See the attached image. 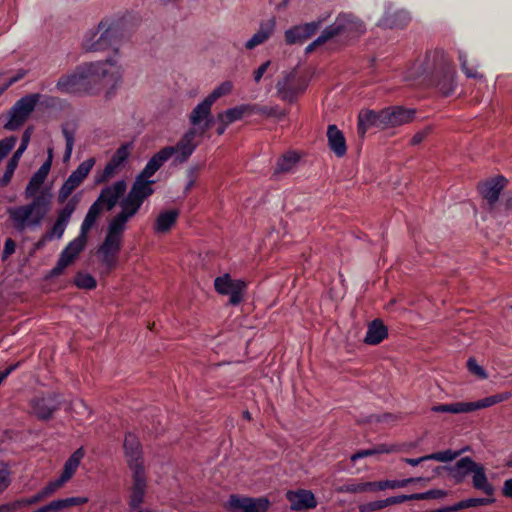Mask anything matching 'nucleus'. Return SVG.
Returning <instances> with one entry per match:
<instances>
[{
	"label": "nucleus",
	"instance_id": "nucleus-1",
	"mask_svg": "<svg viewBox=\"0 0 512 512\" xmlns=\"http://www.w3.org/2000/svg\"><path fill=\"white\" fill-rule=\"evenodd\" d=\"M33 198V201L27 205L8 209L9 218L18 231L38 227L50 211V195L39 194Z\"/></svg>",
	"mask_w": 512,
	"mask_h": 512
},
{
	"label": "nucleus",
	"instance_id": "nucleus-2",
	"mask_svg": "<svg viewBox=\"0 0 512 512\" xmlns=\"http://www.w3.org/2000/svg\"><path fill=\"white\" fill-rule=\"evenodd\" d=\"M127 222L126 219L115 215L108 223L105 239L98 249V255L108 271L116 265Z\"/></svg>",
	"mask_w": 512,
	"mask_h": 512
},
{
	"label": "nucleus",
	"instance_id": "nucleus-3",
	"mask_svg": "<svg viewBox=\"0 0 512 512\" xmlns=\"http://www.w3.org/2000/svg\"><path fill=\"white\" fill-rule=\"evenodd\" d=\"M154 183V180L138 175L130 191L120 202L121 210L117 215L127 221L135 216L145 199L154 193V189L152 187Z\"/></svg>",
	"mask_w": 512,
	"mask_h": 512
},
{
	"label": "nucleus",
	"instance_id": "nucleus-4",
	"mask_svg": "<svg viewBox=\"0 0 512 512\" xmlns=\"http://www.w3.org/2000/svg\"><path fill=\"white\" fill-rule=\"evenodd\" d=\"M127 189V184L124 180H119L113 184L103 188L96 199L90 206L85 216V228L89 225H94L99 215L106 209L110 211L115 207L120 197H122Z\"/></svg>",
	"mask_w": 512,
	"mask_h": 512
},
{
	"label": "nucleus",
	"instance_id": "nucleus-5",
	"mask_svg": "<svg viewBox=\"0 0 512 512\" xmlns=\"http://www.w3.org/2000/svg\"><path fill=\"white\" fill-rule=\"evenodd\" d=\"M93 92L97 86L114 84L121 79L122 66L117 59L108 58L104 61L85 63Z\"/></svg>",
	"mask_w": 512,
	"mask_h": 512
},
{
	"label": "nucleus",
	"instance_id": "nucleus-6",
	"mask_svg": "<svg viewBox=\"0 0 512 512\" xmlns=\"http://www.w3.org/2000/svg\"><path fill=\"white\" fill-rule=\"evenodd\" d=\"M56 89L61 94L68 95L94 93L85 64L80 65L74 70L60 76L56 83Z\"/></svg>",
	"mask_w": 512,
	"mask_h": 512
},
{
	"label": "nucleus",
	"instance_id": "nucleus-7",
	"mask_svg": "<svg viewBox=\"0 0 512 512\" xmlns=\"http://www.w3.org/2000/svg\"><path fill=\"white\" fill-rule=\"evenodd\" d=\"M454 477H464L465 475L472 474L473 487L481 490L488 496H492L494 488L489 483L483 465L476 463L470 457H463L458 460L452 468Z\"/></svg>",
	"mask_w": 512,
	"mask_h": 512
},
{
	"label": "nucleus",
	"instance_id": "nucleus-8",
	"mask_svg": "<svg viewBox=\"0 0 512 512\" xmlns=\"http://www.w3.org/2000/svg\"><path fill=\"white\" fill-rule=\"evenodd\" d=\"M94 225H89L85 228V219L82 222L80 234L72 240L65 249L61 252L56 266L51 270L52 276L62 274L67 266H69L85 248L87 242V234Z\"/></svg>",
	"mask_w": 512,
	"mask_h": 512
},
{
	"label": "nucleus",
	"instance_id": "nucleus-9",
	"mask_svg": "<svg viewBox=\"0 0 512 512\" xmlns=\"http://www.w3.org/2000/svg\"><path fill=\"white\" fill-rule=\"evenodd\" d=\"M40 98L41 95L35 93L19 99L10 110L9 120L5 124V128L10 131L20 128L33 112Z\"/></svg>",
	"mask_w": 512,
	"mask_h": 512
},
{
	"label": "nucleus",
	"instance_id": "nucleus-10",
	"mask_svg": "<svg viewBox=\"0 0 512 512\" xmlns=\"http://www.w3.org/2000/svg\"><path fill=\"white\" fill-rule=\"evenodd\" d=\"M131 145L123 144L113 154L109 162L105 165L102 171L97 172L95 175V183L102 184L108 182L111 178L116 176L125 162L130 156Z\"/></svg>",
	"mask_w": 512,
	"mask_h": 512
},
{
	"label": "nucleus",
	"instance_id": "nucleus-11",
	"mask_svg": "<svg viewBox=\"0 0 512 512\" xmlns=\"http://www.w3.org/2000/svg\"><path fill=\"white\" fill-rule=\"evenodd\" d=\"M95 165L94 158H88L78 165V167L70 174L68 179L64 182L58 193L59 202H64L71 195V193L84 181L88 176L93 166Z\"/></svg>",
	"mask_w": 512,
	"mask_h": 512
},
{
	"label": "nucleus",
	"instance_id": "nucleus-12",
	"mask_svg": "<svg viewBox=\"0 0 512 512\" xmlns=\"http://www.w3.org/2000/svg\"><path fill=\"white\" fill-rule=\"evenodd\" d=\"M270 501L267 497H241L231 495L226 503V508L231 512H267Z\"/></svg>",
	"mask_w": 512,
	"mask_h": 512
},
{
	"label": "nucleus",
	"instance_id": "nucleus-13",
	"mask_svg": "<svg viewBox=\"0 0 512 512\" xmlns=\"http://www.w3.org/2000/svg\"><path fill=\"white\" fill-rule=\"evenodd\" d=\"M198 132L195 128H190L179 139L175 146H167L164 149L171 151V157L174 156V161L184 163L193 154L198 146L196 140Z\"/></svg>",
	"mask_w": 512,
	"mask_h": 512
},
{
	"label": "nucleus",
	"instance_id": "nucleus-14",
	"mask_svg": "<svg viewBox=\"0 0 512 512\" xmlns=\"http://www.w3.org/2000/svg\"><path fill=\"white\" fill-rule=\"evenodd\" d=\"M61 405L60 397L51 393L43 396H36L31 400V413L40 420H49L59 410Z\"/></svg>",
	"mask_w": 512,
	"mask_h": 512
},
{
	"label": "nucleus",
	"instance_id": "nucleus-15",
	"mask_svg": "<svg viewBox=\"0 0 512 512\" xmlns=\"http://www.w3.org/2000/svg\"><path fill=\"white\" fill-rule=\"evenodd\" d=\"M214 286L218 293L230 296L229 302L232 305H237L242 300L246 284L241 280H233L230 275L225 274L215 279Z\"/></svg>",
	"mask_w": 512,
	"mask_h": 512
},
{
	"label": "nucleus",
	"instance_id": "nucleus-16",
	"mask_svg": "<svg viewBox=\"0 0 512 512\" xmlns=\"http://www.w3.org/2000/svg\"><path fill=\"white\" fill-rule=\"evenodd\" d=\"M332 27L337 28L335 29L337 31L335 37L339 35L358 36L366 30L363 22L350 13L339 14L334 23L327 28Z\"/></svg>",
	"mask_w": 512,
	"mask_h": 512
},
{
	"label": "nucleus",
	"instance_id": "nucleus-17",
	"mask_svg": "<svg viewBox=\"0 0 512 512\" xmlns=\"http://www.w3.org/2000/svg\"><path fill=\"white\" fill-rule=\"evenodd\" d=\"M416 111L401 106L390 107L380 111V118L385 128L397 127L413 121Z\"/></svg>",
	"mask_w": 512,
	"mask_h": 512
},
{
	"label": "nucleus",
	"instance_id": "nucleus-18",
	"mask_svg": "<svg viewBox=\"0 0 512 512\" xmlns=\"http://www.w3.org/2000/svg\"><path fill=\"white\" fill-rule=\"evenodd\" d=\"M100 29H104L109 47H116L127 38L124 22L119 18H104L100 21Z\"/></svg>",
	"mask_w": 512,
	"mask_h": 512
},
{
	"label": "nucleus",
	"instance_id": "nucleus-19",
	"mask_svg": "<svg viewBox=\"0 0 512 512\" xmlns=\"http://www.w3.org/2000/svg\"><path fill=\"white\" fill-rule=\"evenodd\" d=\"M124 452L131 471L144 470L142 448L136 435L128 433L124 439Z\"/></svg>",
	"mask_w": 512,
	"mask_h": 512
},
{
	"label": "nucleus",
	"instance_id": "nucleus-20",
	"mask_svg": "<svg viewBox=\"0 0 512 512\" xmlns=\"http://www.w3.org/2000/svg\"><path fill=\"white\" fill-rule=\"evenodd\" d=\"M133 484L130 490L128 505L131 510H136L144 502L147 489L145 470L132 471Z\"/></svg>",
	"mask_w": 512,
	"mask_h": 512
},
{
	"label": "nucleus",
	"instance_id": "nucleus-21",
	"mask_svg": "<svg viewBox=\"0 0 512 512\" xmlns=\"http://www.w3.org/2000/svg\"><path fill=\"white\" fill-rule=\"evenodd\" d=\"M321 21H313L294 26L285 31V41L289 45L302 44L320 28Z\"/></svg>",
	"mask_w": 512,
	"mask_h": 512
},
{
	"label": "nucleus",
	"instance_id": "nucleus-22",
	"mask_svg": "<svg viewBox=\"0 0 512 512\" xmlns=\"http://www.w3.org/2000/svg\"><path fill=\"white\" fill-rule=\"evenodd\" d=\"M76 206L77 200L75 199H71L66 203L65 207L59 211L57 219L51 230L46 234L45 239H60L63 236L70 218L76 209Z\"/></svg>",
	"mask_w": 512,
	"mask_h": 512
},
{
	"label": "nucleus",
	"instance_id": "nucleus-23",
	"mask_svg": "<svg viewBox=\"0 0 512 512\" xmlns=\"http://www.w3.org/2000/svg\"><path fill=\"white\" fill-rule=\"evenodd\" d=\"M286 498L290 502V507L294 511H305L317 506V500L314 494L305 489L288 491Z\"/></svg>",
	"mask_w": 512,
	"mask_h": 512
},
{
	"label": "nucleus",
	"instance_id": "nucleus-24",
	"mask_svg": "<svg viewBox=\"0 0 512 512\" xmlns=\"http://www.w3.org/2000/svg\"><path fill=\"white\" fill-rule=\"evenodd\" d=\"M212 103L209 102L206 98L197 104L194 109L191 111L189 115V121L193 126H198L204 123L202 131L199 133L201 135L207 129L210 128L212 119H211V107Z\"/></svg>",
	"mask_w": 512,
	"mask_h": 512
},
{
	"label": "nucleus",
	"instance_id": "nucleus-25",
	"mask_svg": "<svg viewBox=\"0 0 512 512\" xmlns=\"http://www.w3.org/2000/svg\"><path fill=\"white\" fill-rule=\"evenodd\" d=\"M82 46L86 51L95 52L102 51L109 48L104 29H100V23L96 28L90 29L86 32Z\"/></svg>",
	"mask_w": 512,
	"mask_h": 512
},
{
	"label": "nucleus",
	"instance_id": "nucleus-26",
	"mask_svg": "<svg viewBox=\"0 0 512 512\" xmlns=\"http://www.w3.org/2000/svg\"><path fill=\"white\" fill-rule=\"evenodd\" d=\"M410 15L405 10L393 9L389 7L379 25L384 28H402L410 21Z\"/></svg>",
	"mask_w": 512,
	"mask_h": 512
},
{
	"label": "nucleus",
	"instance_id": "nucleus-27",
	"mask_svg": "<svg viewBox=\"0 0 512 512\" xmlns=\"http://www.w3.org/2000/svg\"><path fill=\"white\" fill-rule=\"evenodd\" d=\"M275 26L276 21L273 18L261 23L258 31L245 43V48L247 50H252L265 43L273 35Z\"/></svg>",
	"mask_w": 512,
	"mask_h": 512
},
{
	"label": "nucleus",
	"instance_id": "nucleus-28",
	"mask_svg": "<svg viewBox=\"0 0 512 512\" xmlns=\"http://www.w3.org/2000/svg\"><path fill=\"white\" fill-rule=\"evenodd\" d=\"M179 217V210L168 209L161 211L154 222V232L157 234L167 233L175 225Z\"/></svg>",
	"mask_w": 512,
	"mask_h": 512
},
{
	"label": "nucleus",
	"instance_id": "nucleus-29",
	"mask_svg": "<svg viewBox=\"0 0 512 512\" xmlns=\"http://www.w3.org/2000/svg\"><path fill=\"white\" fill-rule=\"evenodd\" d=\"M327 138L330 149L338 156L342 157L346 154L347 146L343 133L336 125H329L327 130Z\"/></svg>",
	"mask_w": 512,
	"mask_h": 512
},
{
	"label": "nucleus",
	"instance_id": "nucleus-30",
	"mask_svg": "<svg viewBox=\"0 0 512 512\" xmlns=\"http://www.w3.org/2000/svg\"><path fill=\"white\" fill-rule=\"evenodd\" d=\"M170 158L171 151L162 148L150 158V160L147 162L146 166L139 175L150 179Z\"/></svg>",
	"mask_w": 512,
	"mask_h": 512
},
{
	"label": "nucleus",
	"instance_id": "nucleus-31",
	"mask_svg": "<svg viewBox=\"0 0 512 512\" xmlns=\"http://www.w3.org/2000/svg\"><path fill=\"white\" fill-rule=\"evenodd\" d=\"M50 169L51 168L49 167V163H43L41 167L33 174L25 188L24 193L26 198L36 197V194L40 189L41 185L46 180L50 172Z\"/></svg>",
	"mask_w": 512,
	"mask_h": 512
},
{
	"label": "nucleus",
	"instance_id": "nucleus-32",
	"mask_svg": "<svg viewBox=\"0 0 512 512\" xmlns=\"http://www.w3.org/2000/svg\"><path fill=\"white\" fill-rule=\"evenodd\" d=\"M387 336V327L381 320L376 319L369 324L364 342L369 345H377Z\"/></svg>",
	"mask_w": 512,
	"mask_h": 512
},
{
	"label": "nucleus",
	"instance_id": "nucleus-33",
	"mask_svg": "<svg viewBox=\"0 0 512 512\" xmlns=\"http://www.w3.org/2000/svg\"><path fill=\"white\" fill-rule=\"evenodd\" d=\"M84 455H85V452H84L83 448H79L65 462L62 473L59 476V478L65 484L69 480H71L72 477L74 476Z\"/></svg>",
	"mask_w": 512,
	"mask_h": 512
},
{
	"label": "nucleus",
	"instance_id": "nucleus-34",
	"mask_svg": "<svg viewBox=\"0 0 512 512\" xmlns=\"http://www.w3.org/2000/svg\"><path fill=\"white\" fill-rule=\"evenodd\" d=\"M504 185L505 181L503 178L493 179L482 185L481 193L491 206L497 202Z\"/></svg>",
	"mask_w": 512,
	"mask_h": 512
},
{
	"label": "nucleus",
	"instance_id": "nucleus-35",
	"mask_svg": "<svg viewBox=\"0 0 512 512\" xmlns=\"http://www.w3.org/2000/svg\"><path fill=\"white\" fill-rule=\"evenodd\" d=\"M512 394L510 392H502L498 393L492 396L485 397L483 399H480L478 401L474 402H467V410L468 413L491 407L493 405H496L498 403L504 402L508 399H510Z\"/></svg>",
	"mask_w": 512,
	"mask_h": 512
},
{
	"label": "nucleus",
	"instance_id": "nucleus-36",
	"mask_svg": "<svg viewBox=\"0 0 512 512\" xmlns=\"http://www.w3.org/2000/svg\"><path fill=\"white\" fill-rule=\"evenodd\" d=\"M375 126L384 129L380 112L364 111L359 114L358 133L364 136L369 127Z\"/></svg>",
	"mask_w": 512,
	"mask_h": 512
},
{
	"label": "nucleus",
	"instance_id": "nucleus-37",
	"mask_svg": "<svg viewBox=\"0 0 512 512\" xmlns=\"http://www.w3.org/2000/svg\"><path fill=\"white\" fill-rule=\"evenodd\" d=\"M252 109L253 108L249 104L236 106L219 113L217 120L219 123H224V125H230L231 123L240 120L245 114H250V110Z\"/></svg>",
	"mask_w": 512,
	"mask_h": 512
},
{
	"label": "nucleus",
	"instance_id": "nucleus-38",
	"mask_svg": "<svg viewBox=\"0 0 512 512\" xmlns=\"http://www.w3.org/2000/svg\"><path fill=\"white\" fill-rule=\"evenodd\" d=\"M89 501L87 497L77 496L63 499H56L48 503L50 512L61 511L73 506L84 505Z\"/></svg>",
	"mask_w": 512,
	"mask_h": 512
},
{
	"label": "nucleus",
	"instance_id": "nucleus-39",
	"mask_svg": "<svg viewBox=\"0 0 512 512\" xmlns=\"http://www.w3.org/2000/svg\"><path fill=\"white\" fill-rule=\"evenodd\" d=\"M295 73H288L281 81L277 83V90L283 100L292 102L296 97V91L291 87L294 81Z\"/></svg>",
	"mask_w": 512,
	"mask_h": 512
},
{
	"label": "nucleus",
	"instance_id": "nucleus-40",
	"mask_svg": "<svg viewBox=\"0 0 512 512\" xmlns=\"http://www.w3.org/2000/svg\"><path fill=\"white\" fill-rule=\"evenodd\" d=\"M431 411L436 413H451V414H462L468 413L467 402H454L448 404H439L431 408Z\"/></svg>",
	"mask_w": 512,
	"mask_h": 512
},
{
	"label": "nucleus",
	"instance_id": "nucleus-41",
	"mask_svg": "<svg viewBox=\"0 0 512 512\" xmlns=\"http://www.w3.org/2000/svg\"><path fill=\"white\" fill-rule=\"evenodd\" d=\"M423 478L417 477V478H407L403 480H384V481H377V491H382L386 489H397V488H404L410 483L420 482Z\"/></svg>",
	"mask_w": 512,
	"mask_h": 512
},
{
	"label": "nucleus",
	"instance_id": "nucleus-42",
	"mask_svg": "<svg viewBox=\"0 0 512 512\" xmlns=\"http://www.w3.org/2000/svg\"><path fill=\"white\" fill-rule=\"evenodd\" d=\"M299 157L295 152H288L284 154L277 162L275 172L284 173L289 172L298 162Z\"/></svg>",
	"mask_w": 512,
	"mask_h": 512
},
{
	"label": "nucleus",
	"instance_id": "nucleus-43",
	"mask_svg": "<svg viewBox=\"0 0 512 512\" xmlns=\"http://www.w3.org/2000/svg\"><path fill=\"white\" fill-rule=\"evenodd\" d=\"M233 83L231 81H224L213 89V91L206 97V99L214 104L219 98L226 96L232 92Z\"/></svg>",
	"mask_w": 512,
	"mask_h": 512
},
{
	"label": "nucleus",
	"instance_id": "nucleus-44",
	"mask_svg": "<svg viewBox=\"0 0 512 512\" xmlns=\"http://www.w3.org/2000/svg\"><path fill=\"white\" fill-rule=\"evenodd\" d=\"M334 29H337L336 27H332V28H325L321 35L319 37H317L312 43H310L305 51L306 53H311L312 51L315 50V48L317 46H320L324 43H326L327 41H329L330 39L334 38L335 37V34L337 33L336 30Z\"/></svg>",
	"mask_w": 512,
	"mask_h": 512
},
{
	"label": "nucleus",
	"instance_id": "nucleus-45",
	"mask_svg": "<svg viewBox=\"0 0 512 512\" xmlns=\"http://www.w3.org/2000/svg\"><path fill=\"white\" fill-rule=\"evenodd\" d=\"M62 133L66 141V149L64 154V160L66 161L69 160L72 155L74 147V131L69 129L67 126H63Z\"/></svg>",
	"mask_w": 512,
	"mask_h": 512
},
{
	"label": "nucleus",
	"instance_id": "nucleus-46",
	"mask_svg": "<svg viewBox=\"0 0 512 512\" xmlns=\"http://www.w3.org/2000/svg\"><path fill=\"white\" fill-rule=\"evenodd\" d=\"M30 137H31V130L30 129H26L25 132L22 135V140H21L20 146L15 151V153L10 158V160H12V161H14L16 163H19V160H20L22 154L25 152V150L28 147V144H29V141H30Z\"/></svg>",
	"mask_w": 512,
	"mask_h": 512
},
{
	"label": "nucleus",
	"instance_id": "nucleus-47",
	"mask_svg": "<svg viewBox=\"0 0 512 512\" xmlns=\"http://www.w3.org/2000/svg\"><path fill=\"white\" fill-rule=\"evenodd\" d=\"M65 485V483L60 479V478H57L55 480H52L50 482H48L41 490L40 492L42 493V495L44 496V498H48L50 496H52L53 494H55L58 490H60L63 486Z\"/></svg>",
	"mask_w": 512,
	"mask_h": 512
},
{
	"label": "nucleus",
	"instance_id": "nucleus-48",
	"mask_svg": "<svg viewBox=\"0 0 512 512\" xmlns=\"http://www.w3.org/2000/svg\"><path fill=\"white\" fill-rule=\"evenodd\" d=\"M75 284L79 288L93 289L97 283L94 277L89 274L79 273L75 278Z\"/></svg>",
	"mask_w": 512,
	"mask_h": 512
},
{
	"label": "nucleus",
	"instance_id": "nucleus-49",
	"mask_svg": "<svg viewBox=\"0 0 512 512\" xmlns=\"http://www.w3.org/2000/svg\"><path fill=\"white\" fill-rule=\"evenodd\" d=\"M459 454L460 453L457 451L445 450L426 455V458H429V460H436L439 462H449L454 460Z\"/></svg>",
	"mask_w": 512,
	"mask_h": 512
},
{
	"label": "nucleus",
	"instance_id": "nucleus-50",
	"mask_svg": "<svg viewBox=\"0 0 512 512\" xmlns=\"http://www.w3.org/2000/svg\"><path fill=\"white\" fill-rule=\"evenodd\" d=\"M29 506V501L27 498H20L13 502L5 503L0 505L1 512H14L24 507Z\"/></svg>",
	"mask_w": 512,
	"mask_h": 512
},
{
	"label": "nucleus",
	"instance_id": "nucleus-51",
	"mask_svg": "<svg viewBox=\"0 0 512 512\" xmlns=\"http://www.w3.org/2000/svg\"><path fill=\"white\" fill-rule=\"evenodd\" d=\"M25 75L24 71H19L13 76L0 75V94L5 91L9 86L22 79Z\"/></svg>",
	"mask_w": 512,
	"mask_h": 512
},
{
	"label": "nucleus",
	"instance_id": "nucleus-52",
	"mask_svg": "<svg viewBox=\"0 0 512 512\" xmlns=\"http://www.w3.org/2000/svg\"><path fill=\"white\" fill-rule=\"evenodd\" d=\"M17 138L15 136L7 137L0 140V162L16 145Z\"/></svg>",
	"mask_w": 512,
	"mask_h": 512
},
{
	"label": "nucleus",
	"instance_id": "nucleus-53",
	"mask_svg": "<svg viewBox=\"0 0 512 512\" xmlns=\"http://www.w3.org/2000/svg\"><path fill=\"white\" fill-rule=\"evenodd\" d=\"M252 110H250V114L251 113H257V114H262V115H266V116H277V117H283L285 114L283 112H279L277 108L275 107H261V106H258V105H251Z\"/></svg>",
	"mask_w": 512,
	"mask_h": 512
},
{
	"label": "nucleus",
	"instance_id": "nucleus-54",
	"mask_svg": "<svg viewBox=\"0 0 512 512\" xmlns=\"http://www.w3.org/2000/svg\"><path fill=\"white\" fill-rule=\"evenodd\" d=\"M467 368L470 373L477 376L480 379H486L488 377L486 371L480 366L474 358H469L467 361Z\"/></svg>",
	"mask_w": 512,
	"mask_h": 512
},
{
	"label": "nucleus",
	"instance_id": "nucleus-55",
	"mask_svg": "<svg viewBox=\"0 0 512 512\" xmlns=\"http://www.w3.org/2000/svg\"><path fill=\"white\" fill-rule=\"evenodd\" d=\"M17 166H18V163L14 162L12 160L8 161L7 166H6V171L3 175V177L0 179L1 187L6 186L11 181V178H12Z\"/></svg>",
	"mask_w": 512,
	"mask_h": 512
},
{
	"label": "nucleus",
	"instance_id": "nucleus-56",
	"mask_svg": "<svg viewBox=\"0 0 512 512\" xmlns=\"http://www.w3.org/2000/svg\"><path fill=\"white\" fill-rule=\"evenodd\" d=\"M446 496V492L443 490H429L423 493H415L416 500H424V499H437L443 498Z\"/></svg>",
	"mask_w": 512,
	"mask_h": 512
},
{
	"label": "nucleus",
	"instance_id": "nucleus-57",
	"mask_svg": "<svg viewBox=\"0 0 512 512\" xmlns=\"http://www.w3.org/2000/svg\"><path fill=\"white\" fill-rule=\"evenodd\" d=\"M11 472L7 468L0 469V495L11 485Z\"/></svg>",
	"mask_w": 512,
	"mask_h": 512
},
{
	"label": "nucleus",
	"instance_id": "nucleus-58",
	"mask_svg": "<svg viewBox=\"0 0 512 512\" xmlns=\"http://www.w3.org/2000/svg\"><path fill=\"white\" fill-rule=\"evenodd\" d=\"M385 507H388V503L386 502V499L384 500H377L370 503H367L360 507L361 512H370L375 510H380Z\"/></svg>",
	"mask_w": 512,
	"mask_h": 512
},
{
	"label": "nucleus",
	"instance_id": "nucleus-59",
	"mask_svg": "<svg viewBox=\"0 0 512 512\" xmlns=\"http://www.w3.org/2000/svg\"><path fill=\"white\" fill-rule=\"evenodd\" d=\"M459 60L461 62L462 70L465 72L467 77H471V78L482 77V75H480L476 70L470 69L467 66V57L463 52L459 53Z\"/></svg>",
	"mask_w": 512,
	"mask_h": 512
},
{
	"label": "nucleus",
	"instance_id": "nucleus-60",
	"mask_svg": "<svg viewBox=\"0 0 512 512\" xmlns=\"http://www.w3.org/2000/svg\"><path fill=\"white\" fill-rule=\"evenodd\" d=\"M375 449V454H390V453H395V452H399L400 451V447L398 445H395V444H379L377 446L374 447Z\"/></svg>",
	"mask_w": 512,
	"mask_h": 512
},
{
	"label": "nucleus",
	"instance_id": "nucleus-61",
	"mask_svg": "<svg viewBox=\"0 0 512 512\" xmlns=\"http://www.w3.org/2000/svg\"><path fill=\"white\" fill-rule=\"evenodd\" d=\"M339 491L345 492V493H364L365 492L364 482L346 484V485L342 486L339 489Z\"/></svg>",
	"mask_w": 512,
	"mask_h": 512
},
{
	"label": "nucleus",
	"instance_id": "nucleus-62",
	"mask_svg": "<svg viewBox=\"0 0 512 512\" xmlns=\"http://www.w3.org/2000/svg\"><path fill=\"white\" fill-rule=\"evenodd\" d=\"M465 500L467 508L489 505L494 502L493 498H468Z\"/></svg>",
	"mask_w": 512,
	"mask_h": 512
},
{
	"label": "nucleus",
	"instance_id": "nucleus-63",
	"mask_svg": "<svg viewBox=\"0 0 512 512\" xmlns=\"http://www.w3.org/2000/svg\"><path fill=\"white\" fill-rule=\"evenodd\" d=\"M466 500L459 501L458 503L452 505V506H446L439 509L433 510L434 512H454L461 509H466Z\"/></svg>",
	"mask_w": 512,
	"mask_h": 512
},
{
	"label": "nucleus",
	"instance_id": "nucleus-64",
	"mask_svg": "<svg viewBox=\"0 0 512 512\" xmlns=\"http://www.w3.org/2000/svg\"><path fill=\"white\" fill-rule=\"evenodd\" d=\"M73 408L76 411V413H78V414H81V415L86 414V416L91 415V410L89 409V407L86 405V403L83 400L75 401L73 403Z\"/></svg>",
	"mask_w": 512,
	"mask_h": 512
}]
</instances>
